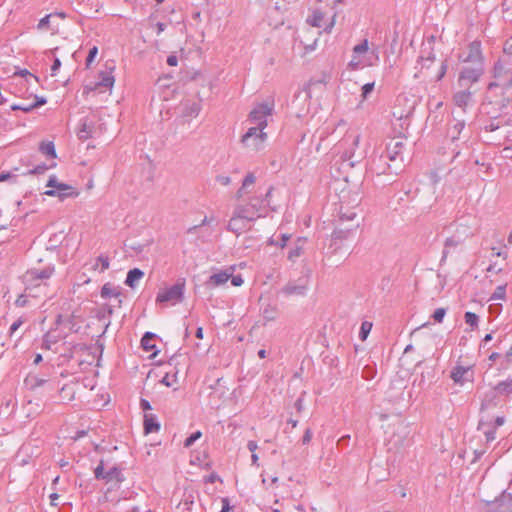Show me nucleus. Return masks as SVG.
<instances>
[{"instance_id": "5", "label": "nucleus", "mask_w": 512, "mask_h": 512, "mask_svg": "<svg viewBox=\"0 0 512 512\" xmlns=\"http://www.w3.org/2000/svg\"><path fill=\"white\" fill-rule=\"evenodd\" d=\"M483 73L484 64L463 67L458 77L459 87L471 90L472 85L480 80Z\"/></svg>"}, {"instance_id": "58", "label": "nucleus", "mask_w": 512, "mask_h": 512, "mask_svg": "<svg viewBox=\"0 0 512 512\" xmlns=\"http://www.w3.org/2000/svg\"><path fill=\"white\" fill-rule=\"evenodd\" d=\"M486 437V442H492L496 439V431L495 429H490L484 432Z\"/></svg>"}, {"instance_id": "56", "label": "nucleus", "mask_w": 512, "mask_h": 512, "mask_svg": "<svg viewBox=\"0 0 512 512\" xmlns=\"http://www.w3.org/2000/svg\"><path fill=\"white\" fill-rule=\"evenodd\" d=\"M55 340L51 339V335L47 333L43 338L42 348L51 349V344L55 343Z\"/></svg>"}, {"instance_id": "54", "label": "nucleus", "mask_w": 512, "mask_h": 512, "mask_svg": "<svg viewBox=\"0 0 512 512\" xmlns=\"http://www.w3.org/2000/svg\"><path fill=\"white\" fill-rule=\"evenodd\" d=\"M248 449L251 451V461L253 464L256 463V442L255 441H249L248 442Z\"/></svg>"}, {"instance_id": "62", "label": "nucleus", "mask_w": 512, "mask_h": 512, "mask_svg": "<svg viewBox=\"0 0 512 512\" xmlns=\"http://www.w3.org/2000/svg\"><path fill=\"white\" fill-rule=\"evenodd\" d=\"M222 508L220 512H228L230 510V501L228 498L221 499Z\"/></svg>"}, {"instance_id": "19", "label": "nucleus", "mask_w": 512, "mask_h": 512, "mask_svg": "<svg viewBox=\"0 0 512 512\" xmlns=\"http://www.w3.org/2000/svg\"><path fill=\"white\" fill-rule=\"evenodd\" d=\"M473 91L470 89L462 88L461 91H458L453 96V101L456 106L465 110L467 105L472 101Z\"/></svg>"}, {"instance_id": "57", "label": "nucleus", "mask_w": 512, "mask_h": 512, "mask_svg": "<svg viewBox=\"0 0 512 512\" xmlns=\"http://www.w3.org/2000/svg\"><path fill=\"white\" fill-rule=\"evenodd\" d=\"M231 279V283L233 286H241L243 284V278L241 275H234V273L232 274V277H230Z\"/></svg>"}, {"instance_id": "36", "label": "nucleus", "mask_w": 512, "mask_h": 512, "mask_svg": "<svg viewBox=\"0 0 512 512\" xmlns=\"http://www.w3.org/2000/svg\"><path fill=\"white\" fill-rule=\"evenodd\" d=\"M291 238V235L290 234H287V233H282L280 235V241H275L273 237H270L268 239V244L269 245H277L279 246L280 248H284L287 244V241Z\"/></svg>"}, {"instance_id": "46", "label": "nucleus", "mask_w": 512, "mask_h": 512, "mask_svg": "<svg viewBox=\"0 0 512 512\" xmlns=\"http://www.w3.org/2000/svg\"><path fill=\"white\" fill-rule=\"evenodd\" d=\"M445 314H446V309L445 308H437L434 311L432 317H433V319L436 322L441 323L443 321V319H444Z\"/></svg>"}, {"instance_id": "28", "label": "nucleus", "mask_w": 512, "mask_h": 512, "mask_svg": "<svg viewBox=\"0 0 512 512\" xmlns=\"http://www.w3.org/2000/svg\"><path fill=\"white\" fill-rule=\"evenodd\" d=\"M464 127H465L464 120H456V122L451 127H449L448 134L450 135V137L453 141L457 140L459 138V135L461 134Z\"/></svg>"}, {"instance_id": "20", "label": "nucleus", "mask_w": 512, "mask_h": 512, "mask_svg": "<svg viewBox=\"0 0 512 512\" xmlns=\"http://www.w3.org/2000/svg\"><path fill=\"white\" fill-rule=\"evenodd\" d=\"M160 430V424L157 422L155 415L145 414L144 415V431L146 434L158 432Z\"/></svg>"}, {"instance_id": "49", "label": "nucleus", "mask_w": 512, "mask_h": 512, "mask_svg": "<svg viewBox=\"0 0 512 512\" xmlns=\"http://www.w3.org/2000/svg\"><path fill=\"white\" fill-rule=\"evenodd\" d=\"M11 109L14 110V111L21 110L23 112L28 113V112L33 110V106H32V104H29V105H26V104H13L11 106Z\"/></svg>"}, {"instance_id": "17", "label": "nucleus", "mask_w": 512, "mask_h": 512, "mask_svg": "<svg viewBox=\"0 0 512 512\" xmlns=\"http://www.w3.org/2000/svg\"><path fill=\"white\" fill-rule=\"evenodd\" d=\"M359 224L351 225L346 228H336L331 235V241L336 245L338 242L349 239L358 228Z\"/></svg>"}, {"instance_id": "15", "label": "nucleus", "mask_w": 512, "mask_h": 512, "mask_svg": "<svg viewBox=\"0 0 512 512\" xmlns=\"http://www.w3.org/2000/svg\"><path fill=\"white\" fill-rule=\"evenodd\" d=\"M235 268L234 266H230L226 268L225 270H219L218 272L212 274L208 281L207 285L209 287H218L221 285H224L230 277H232V274L234 273Z\"/></svg>"}, {"instance_id": "22", "label": "nucleus", "mask_w": 512, "mask_h": 512, "mask_svg": "<svg viewBox=\"0 0 512 512\" xmlns=\"http://www.w3.org/2000/svg\"><path fill=\"white\" fill-rule=\"evenodd\" d=\"M47 382V379L33 374H29L24 380L25 386L32 391H35L38 387L45 385Z\"/></svg>"}, {"instance_id": "27", "label": "nucleus", "mask_w": 512, "mask_h": 512, "mask_svg": "<svg viewBox=\"0 0 512 512\" xmlns=\"http://www.w3.org/2000/svg\"><path fill=\"white\" fill-rule=\"evenodd\" d=\"M121 295L118 288L114 287L111 283H105L101 288V297L102 298H111V297H119Z\"/></svg>"}, {"instance_id": "38", "label": "nucleus", "mask_w": 512, "mask_h": 512, "mask_svg": "<svg viewBox=\"0 0 512 512\" xmlns=\"http://www.w3.org/2000/svg\"><path fill=\"white\" fill-rule=\"evenodd\" d=\"M280 272L277 269H272L267 275H266V281L263 282L264 285L271 284V286L279 280Z\"/></svg>"}, {"instance_id": "64", "label": "nucleus", "mask_w": 512, "mask_h": 512, "mask_svg": "<svg viewBox=\"0 0 512 512\" xmlns=\"http://www.w3.org/2000/svg\"><path fill=\"white\" fill-rule=\"evenodd\" d=\"M502 152L505 158H512V146L505 147Z\"/></svg>"}, {"instance_id": "41", "label": "nucleus", "mask_w": 512, "mask_h": 512, "mask_svg": "<svg viewBox=\"0 0 512 512\" xmlns=\"http://www.w3.org/2000/svg\"><path fill=\"white\" fill-rule=\"evenodd\" d=\"M372 328V324L370 322H363L360 328L359 337L360 339L364 340L367 338L368 334L370 333Z\"/></svg>"}, {"instance_id": "25", "label": "nucleus", "mask_w": 512, "mask_h": 512, "mask_svg": "<svg viewBox=\"0 0 512 512\" xmlns=\"http://www.w3.org/2000/svg\"><path fill=\"white\" fill-rule=\"evenodd\" d=\"M143 276H144V272L142 270H140L139 268L131 269L127 273L125 284L131 288H134L136 285V282L139 281L141 278H143Z\"/></svg>"}, {"instance_id": "21", "label": "nucleus", "mask_w": 512, "mask_h": 512, "mask_svg": "<svg viewBox=\"0 0 512 512\" xmlns=\"http://www.w3.org/2000/svg\"><path fill=\"white\" fill-rule=\"evenodd\" d=\"M256 181V177L253 172H249L243 179L241 187L237 191V197L242 198L245 194L249 193V187L253 186Z\"/></svg>"}, {"instance_id": "12", "label": "nucleus", "mask_w": 512, "mask_h": 512, "mask_svg": "<svg viewBox=\"0 0 512 512\" xmlns=\"http://www.w3.org/2000/svg\"><path fill=\"white\" fill-rule=\"evenodd\" d=\"M464 63H470L471 66L477 64H484L483 56L481 52V43L479 41H473L468 45V51L466 55L461 56Z\"/></svg>"}, {"instance_id": "61", "label": "nucleus", "mask_w": 512, "mask_h": 512, "mask_svg": "<svg viewBox=\"0 0 512 512\" xmlns=\"http://www.w3.org/2000/svg\"><path fill=\"white\" fill-rule=\"evenodd\" d=\"M61 67V61L58 58H55L52 66H51V75L54 76L56 71Z\"/></svg>"}, {"instance_id": "30", "label": "nucleus", "mask_w": 512, "mask_h": 512, "mask_svg": "<svg viewBox=\"0 0 512 512\" xmlns=\"http://www.w3.org/2000/svg\"><path fill=\"white\" fill-rule=\"evenodd\" d=\"M495 391L499 394L509 395L512 393V379L499 382L495 386Z\"/></svg>"}, {"instance_id": "37", "label": "nucleus", "mask_w": 512, "mask_h": 512, "mask_svg": "<svg viewBox=\"0 0 512 512\" xmlns=\"http://www.w3.org/2000/svg\"><path fill=\"white\" fill-rule=\"evenodd\" d=\"M56 166V163H52L51 165L46 164H40L34 167L33 169L28 170L25 175H34V174H43L46 170L49 168H54Z\"/></svg>"}, {"instance_id": "42", "label": "nucleus", "mask_w": 512, "mask_h": 512, "mask_svg": "<svg viewBox=\"0 0 512 512\" xmlns=\"http://www.w3.org/2000/svg\"><path fill=\"white\" fill-rule=\"evenodd\" d=\"M367 50H368V40L365 39L363 42H361L360 44L356 45L353 48L354 59L356 58L357 55L367 52Z\"/></svg>"}, {"instance_id": "23", "label": "nucleus", "mask_w": 512, "mask_h": 512, "mask_svg": "<svg viewBox=\"0 0 512 512\" xmlns=\"http://www.w3.org/2000/svg\"><path fill=\"white\" fill-rule=\"evenodd\" d=\"M464 238H461L459 236H451V237H448L446 240H445V244H444V250L442 252V258H441V262L445 261L448 254H449V248L451 247H457L459 244H461L463 242Z\"/></svg>"}, {"instance_id": "34", "label": "nucleus", "mask_w": 512, "mask_h": 512, "mask_svg": "<svg viewBox=\"0 0 512 512\" xmlns=\"http://www.w3.org/2000/svg\"><path fill=\"white\" fill-rule=\"evenodd\" d=\"M464 319H465L466 324L471 326L472 329L478 327L479 317L474 312H470V311L466 312L464 315Z\"/></svg>"}, {"instance_id": "43", "label": "nucleus", "mask_w": 512, "mask_h": 512, "mask_svg": "<svg viewBox=\"0 0 512 512\" xmlns=\"http://www.w3.org/2000/svg\"><path fill=\"white\" fill-rule=\"evenodd\" d=\"M256 136V127H251L248 131L241 137V143L244 146H249L248 141L252 137Z\"/></svg>"}, {"instance_id": "31", "label": "nucleus", "mask_w": 512, "mask_h": 512, "mask_svg": "<svg viewBox=\"0 0 512 512\" xmlns=\"http://www.w3.org/2000/svg\"><path fill=\"white\" fill-rule=\"evenodd\" d=\"M155 334L152 332H146L141 339V346L145 351H152L155 348V345L151 343Z\"/></svg>"}, {"instance_id": "59", "label": "nucleus", "mask_w": 512, "mask_h": 512, "mask_svg": "<svg viewBox=\"0 0 512 512\" xmlns=\"http://www.w3.org/2000/svg\"><path fill=\"white\" fill-rule=\"evenodd\" d=\"M13 179L16 181V175L11 172H3L0 174V182H4L6 180Z\"/></svg>"}, {"instance_id": "29", "label": "nucleus", "mask_w": 512, "mask_h": 512, "mask_svg": "<svg viewBox=\"0 0 512 512\" xmlns=\"http://www.w3.org/2000/svg\"><path fill=\"white\" fill-rule=\"evenodd\" d=\"M39 150L42 154H44L50 158L57 157L55 145L52 141H46V142L40 143Z\"/></svg>"}, {"instance_id": "1", "label": "nucleus", "mask_w": 512, "mask_h": 512, "mask_svg": "<svg viewBox=\"0 0 512 512\" xmlns=\"http://www.w3.org/2000/svg\"><path fill=\"white\" fill-rule=\"evenodd\" d=\"M512 103V78L503 82L489 83L481 112L491 118H500L504 109Z\"/></svg>"}, {"instance_id": "39", "label": "nucleus", "mask_w": 512, "mask_h": 512, "mask_svg": "<svg viewBox=\"0 0 512 512\" xmlns=\"http://www.w3.org/2000/svg\"><path fill=\"white\" fill-rule=\"evenodd\" d=\"M114 77L110 74H103L100 82L97 83V86H104L106 88H112L114 85Z\"/></svg>"}, {"instance_id": "33", "label": "nucleus", "mask_w": 512, "mask_h": 512, "mask_svg": "<svg viewBox=\"0 0 512 512\" xmlns=\"http://www.w3.org/2000/svg\"><path fill=\"white\" fill-rule=\"evenodd\" d=\"M506 296V285H499L489 297V301L504 300Z\"/></svg>"}, {"instance_id": "11", "label": "nucleus", "mask_w": 512, "mask_h": 512, "mask_svg": "<svg viewBox=\"0 0 512 512\" xmlns=\"http://www.w3.org/2000/svg\"><path fill=\"white\" fill-rule=\"evenodd\" d=\"M54 266H46L42 269L32 268L29 269L24 275V282L27 286H38L39 281L49 279L54 273Z\"/></svg>"}, {"instance_id": "24", "label": "nucleus", "mask_w": 512, "mask_h": 512, "mask_svg": "<svg viewBox=\"0 0 512 512\" xmlns=\"http://www.w3.org/2000/svg\"><path fill=\"white\" fill-rule=\"evenodd\" d=\"M306 242V238L299 237L294 245V247L288 253V259L294 262L298 257L303 254V246Z\"/></svg>"}, {"instance_id": "45", "label": "nucleus", "mask_w": 512, "mask_h": 512, "mask_svg": "<svg viewBox=\"0 0 512 512\" xmlns=\"http://www.w3.org/2000/svg\"><path fill=\"white\" fill-rule=\"evenodd\" d=\"M106 471H104L103 460L100 461L99 465L94 470L95 478L98 480H104Z\"/></svg>"}, {"instance_id": "8", "label": "nucleus", "mask_w": 512, "mask_h": 512, "mask_svg": "<svg viewBox=\"0 0 512 512\" xmlns=\"http://www.w3.org/2000/svg\"><path fill=\"white\" fill-rule=\"evenodd\" d=\"M360 140V135L354 132L347 133L345 137L342 139L340 143V148L344 147L345 145L348 146L347 149H345L341 154V159L344 162H349V166L353 167L357 162H359V158L353 159L355 156V150L358 147Z\"/></svg>"}, {"instance_id": "2", "label": "nucleus", "mask_w": 512, "mask_h": 512, "mask_svg": "<svg viewBox=\"0 0 512 512\" xmlns=\"http://www.w3.org/2000/svg\"><path fill=\"white\" fill-rule=\"evenodd\" d=\"M254 214L255 211L253 207H251L250 210L238 208L235 215L230 219L228 223V230L236 233L237 235L246 231L252 226Z\"/></svg>"}, {"instance_id": "4", "label": "nucleus", "mask_w": 512, "mask_h": 512, "mask_svg": "<svg viewBox=\"0 0 512 512\" xmlns=\"http://www.w3.org/2000/svg\"><path fill=\"white\" fill-rule=\"evenodd\" d=\"M403 147L402 141L392 139L381 152L394 165L395 174H398L404 166Z\"/></svg>"}, {"instance_id": "6", "label": "nucleus", "mask_w": 512, "mask_h": 512, "mask_svg": "<svg viewBox=\"0 0 512 512\" xmlns=\"http://www.w3.org/2000/svg\"><path fill=\"white\" fill-rule=\"evenodd\" d=\"M275 101L273 97H268L261 103H258V132H262L274 122Z\"/></svg>"}, {"instance_id": "44", "label": "nucleus", "mask_w": 512, "mask_h": 512, "mask_svg": "<svg viewBox=\"0 0 512 512\" xmlns=\"http://www.w3.org/2000/svg\"><path fill=\"white\" fill-rule=\"evenodd\" d=\"M202 436L201 431H196L192 433L189 437H187L184 441V446L186 448L192 446L196 440H198Z\"/></svg>"}, {"instance_id": "50", "label": "nucleus", "mask_w": 512, "mask_h": 512, "mask_svg": "<svg viewBox=\"0 0 512 512\" xmlns=\"http://www.w3.org/2000/svg\"><path fill=\"white\" fill-rule=\"evenodd\" d=\"M506 496H507V497H509V498L512 500V494H511V493H507V491H506V490H504V491L501 493V495H500L499 497L495 498V500H494V501L489 502L488 504H489V505H494V504L502 505V503H503V501H504V498H505Z\"/></svg>"}, {"instance_id": "35", "label": "nucleus", "mask_w": 512, "mask_h": 512, "mask_svg": "<svg viewBox=\"0 0 512 512\" xmlns=\"http://www.w3.org/2000/svg\"><path fill=\"white\" fill-rule=\"evenodd\" d=\"M78 138L81 140H86L92 136V128L89 124L84 122L78 131Z\"/></svg>"}, {"instance_id": "16", "label": "nucleus", "mask_w": 512, "mask_h": 512, "mask_svg": "<svg viewBox=\"0 0 512 512\" xmlns=\"http://www.w3.org/2000/svg\"><path fill=\"white\" fill-rule=\"evenodd\" d=\"M473 373L469 367H463L461 365L455 366L450 374L451 379L454 383L463 385L465 382L472 381Z\"/></svg>"}, {"instance_id": "26", "label": "nucleus", "mask_w": 512, "mask_h": 512, "mask_svg": "<svg viewBox=\"0 0 512 512\" xmlns=\"http://www.w3.org/2000/svg\"><path fill=\"white\" fill-rule=\"evenodd\" d=\"M104 480L106 482L115 481L117 483H121L124 481V475L118 467L114 466L105 473Z\"/></svg>"}, {"instance_id": "52", "label": "nucleus", "mask_w": 512, "mask_h": 512, "mask_svg": "<svg viewBox=\"0 0 512 512\" xmlns=\"http://www.w3.org/2000/svg\"><path fill=\"white\" fill-rule=\"evenodd\" d=\"M52 17V14H48L44 16L42 19H40L38 23V29H47L49 27L50 18Z\"/></svg>"}, {"instance_id": "14", "label": "nucleus", "mask_w": 512, "mask_h": 512, "mask_svg": "<svg viewBox=\"0 0 512 512\" xmlns=\"http://www.w3.org/2000/svg\"><path fill=\"white\" fill-rule=\"evenodd\" d=\"M434 43L435 36H429L421 45L420 55L418 56L417 62H429L434 63L435 61V53H434Z\"/></svg>"}, {"instance_id": "47", "label": "nucleus", "mask_w": 512, "mask_h": 512, "mask_svg": "<svg viewBox=\"0 0 512 512\" xmlns=\"http://www.w3.org/2000/svg\"><path fill=\"white\" fill-rule=\"evenodd\" d=\"M448 69L447 60L442 61L438 74L436 75V81L442 80Z\"/></svg>"}, {"instance_id": "51", "label": "nucleus", "mask_w": 512, "mask_h": 512, "mask_svg": "<svg viewBox=\"0 0 512 512\" xmlns=\"http://www.w3.org/2000/svg\"><path fill=\"white\" fill-rule=\"evenodd\" d=\"M98 53V48L96 46L92 47L88 53L86 58V65L90 66V64L94 61L96 55Z\"/></svg>"}, {"instance_id": "55", "label": "nucleus", "mask_w": 512, "mask_h": 512, "mask_svg": "<svg viewBox=\"0 0 512 512\" xmlns=\"http://www.w3.org/2000/svg\"><path fill=\"white\" fill-rule=\"evenodd\" d=\"M216 181L218 183H220L221 185H223V186H228L232 182L231 178L229 176H227V175H218L216 177Z\"/></svg>"}, {"instance_id": "63", "label": "nucleus", "mask_w": 512, "mask_h": 512, "mask_svg": "<svg viewBox=\"0 0 512 512\" xmlns=\"http://www.w3.org/2000/svg\"><path fill=\"white\" fill-rule=\"evenodd\" d=\"M140 407L144 410V411H148V410H151L152 407H151V404L148 400L142 398L140 400Z\"/></svg>"}, {"instance_id": "53", "label": "nucleus", "mask_w": 512, "mask_h": 512, "mask_svg": "<svg viewBox=\"0 0 512 512\" xmlns=\"http://www.w3.org/2000/svg\"><path fill=\"white\" fill-rule=\"evenodd\" d=\"M374 89V82L366 83L362 86V96L366 98Z\"/></svg>"}, {"instance_id": "3", "label": "nucleus", "mask_w": 512, "mask_h": 512, "mask_svg": "<svg viewBox=\"0 0 512 512\" xmlns=\"http://www.w3.org/2000/svg\"><path fill=\"white\" fill-rule=\"evenodd\" d=\"M46 186L51 189L46 190L44 194L50 197H58L60 200L75 198L79 195V192L74 187L59 182L55 175L49 177Z\"/></svg>"}, {"instance_id": "9", "label": "nucleus", "mask_w": 512, "mask_h": 512, "mask_svg": "<svg viewBox=\"0 0 512 512\" xmlns=\"http://www.w3.org/2000/svg\"><path fill=\"white\" fill-rule=\"evenodd\" d=\"M184 283H176L158 292L156 301L160 303H171L172 305L182 302L184 297Z\"/></svg>"}, {"instance_id": "40", "label": "nucleus", "mask_w": 512, "mask_h": 512, "mask_svg": "<svg viewBox=\"0 0 512 512\" xmlns=\"http://www.w3.org/2000/svg\"><path fill=\"white\" fill-rule=\"evenodd\" d=\"M96 264L94 266V269H97L98 264L101 265L100 272H104L109 268V258L105 255H100L97 257Z\"/></svg>"}, {"instance_id": "18", "label": "nucleus", "mask_w": 512, "mask_h": 512, "mask_svg": "<svg viewBox=\"0 0 512 512\" xmlns=\"http://www.w3.org/2000/svg\"><path fill=\"white\" fill-rule=\"evenodd\" d=\"M260 314L264 325L268 322L275 321L279 315L276 302L274 304H262Z\"/></svg>"}, {"instance_id": "48", "label": "nucleus", "mask_w": 512, "mask_h": 512, "mask_svg": "<svg viewBox=\"0 0 512 512\" xmlns=\"http://www.w3.org/2000/svg\"><path fill=\"white\" fill-rule=\"evenodd\" d=\"M357 214L354 211L342 212L340 211V220L344 221H353L356 218Z\"/></svg>"}, {"instance_id": "13", "label": "nucleus", "mask_w": 512, "mask_h": 512, "mask_svg": "<svg viewBox=\"0 0 512 512\" xmlns=\"http://www.w3.org/2000/svg\"><path fill=\"white\" fill-rule=\"evenodd\" d=\"M308 279L299 278L297 281L287 283L282 292L287 296H303L307 292Z\"/></svg>"}, {"instance_id": "7", "label": "nucleus", "mask_w": 512, "mask_h": 512, "mask_svg": "<svg viewBox=\"0 0 512 512\" xmlns=\"http://www.w3.org/2000/svg\"><path fill=\"white\" fill-rule=\"evenodd\" d=\"M329 12L323 11L319 8H314L311 15L307 18V23L313 27L323 28L325 32H330L335 25L336 14L333 13L330 18H327Z\"/></svg>"}, {"instance_id": "32", "label": "nucleus", "mask_w": 512, "mask_h": 512, "mask_svg": "<svg viewBox=\"0 0 512 512\" xmlns=\"http://www.w3.org/2000/svg\"><path fill=\"white\" fill-rule=\"evenodd\" d=\"M489 118H490L489 122L487 124H485V126H484L485 131H488V132H493V131L499 129L501 125L509 124L508 120L501 122L498 120V118H491V117H489Z\"/></svg>"}, {"instance_id": "60", "label": "nucleus", "mask_w": 512, "mask_h": 512, "mask_svg": "<svg viewBox=\"0 0 512 512\" xmlns=\"http://www.w3.org/2000/svg\"><path fill=\"white\" fill-rule=\"evenodd\" d=\"M311 438H312V431H311V429L308 428L304 432V435L302 437V443L308 444L311 441Z\"/></svg>"}, {"instance_id": "10", "label": "nucleus", "mask_w": 512, "mask_h": 512, "mask_svg": "<svg viewBox=\"0 0 512 512\" xmlns=\"http://www.w3.org/2000/svg\"><path fill=\"white\" fill-rule=\"evenodd\" d=\"M368 171L371 174H375L378 176L382 174H395L394 165L388 159H386V157L382 153L373 154L369 163Z\"/></svg>"}]
</instances>
